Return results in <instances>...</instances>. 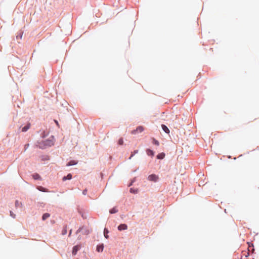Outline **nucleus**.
<instances>
[{
    "mask_svg": "<svg viewBox=\"0 0 259 259\" xmlns=\"http://www.w3.org/2000/svg\"><path fill=\"white\" fill-rule=\"evenodd\" d=\"M43 146H53L55 143V138L53 136H51L48 139L43 141Z\"/></svg>",
    "mask_w": 259,
    "mask_h": 259,
    "instance_id": "1",
    "label": "nucleus"
},
{
    "mask_svg": "<svg viewBox=\"0 0 259 259\" xmlns=\"http://www.w3.org/2000/svg\"><path fill=\"white\" fill-rule=\"evenodd\" d=\"M144 128L142 126H138L136 130H134L132 131L131 133L133 135H136L139 133H141L143 132Z\"/></svg>",
    "mask_w": 259,
    "mask_h": 259,
    "instance_id": "2",
    "label": "nucleus"
},
{
    "mask_svg": "<svg viewBox=\"0 0 259 259\" xmlns=\"http://www.w3.org/2000/svg\"><path fill=\"white\" fill-rule=\"evenodd\" d=\"M148 179L150 181L156 182L158 180V177L156 175L152 174L149 176Z\"/></svg>",
    "mask_w": 259,
    "mask_h": 259,
    "instance_id": "3",
    "label": "nucleus"
},
{
    "mask_svg": "<svg viewBox=\"0 0 259 259\" xmlns=\"http://www.w3.org/2000/svg\"><path fill=\"white\" fill-rule=\"evenodd\" d=\"M127 229V226L124 224H120L118 227V230L119 231L125 230H126Z\"/></svg>",
    "mask_w": 259,
    "mask_h": 259,
    "instance_id": "4",
    "label": "nucleus"
},
{
    "mask_svg": "<svg viewBox=\"0 0 259 259\" xmlns=\"http://www.w3.org/2000/svg\"><path fill=\"white\" fill-rule=\"evenodd\" d=\"M31 124L30 123H28L26 125H25L24 127L22 128V132H27L30 128Z\"/></svg>",
    "mask_w": 259,
    "mask_h": 259,
    "instance_id": "5",
    "label": "nucleus"
},
{
    "mask_svg": "<svg viewBox=\"0 0 259 259\" xmlns=\"http://www.w3.org/2000/svg\"><path fill=\"white\" fill-rule=\"evenodd\" d=\"M49 135V132L48 131H42L40 134V137H41L42 139H44L46 137H47Z\"/></svg>",
    "mask_w": 259,
    "mask_h": 259,
    "instance_id": "6",
    "label": "nucleus"
},
{
    "mask_svg": "<svg viewBox=\"0 0 259 259\" xmlns=\"http://www.w3.org/2000/svg\"><path fill=\"white\" fill-rule=\"evenodd\" d=\"M161 128L165 133L168 134L169 133V130L166 125L164 124H161Z\"/></svg>",
    "mask_w": 259,
    "mask_h": 259,
    "instance_id": "7",
    "label": "nucleus"
},
{
    "mask_svg": "<svg viewBox=\"0 0 259 259\" xmlns=\"http://www.w3.org/2000/svg\"><path fill=\"white\" fill-rule=\"evenodd\" d=\"M37 189L40 191L45 192H49V190L47 189H46L42 186H38V187H37Z\"/></svg>",
    "mask_w": 259,
    "mask_h": 259,
    "instance_id": "8",
    "label": "nucleus"
},
{
    "mask_svg": "<svg viewBox=\"0 0 259 259\" xmlns=\"http://www.w3.org/2000/svg\"><path fill=\"white\" fill-rule=\"evenodd\" d=\"M22 203L21 202H20L18 200H16L15 201V207L16 208L17 207H22Z\"/></svg>",
    "mask_w": 259,
    "mask_h": 259,
    "instance_id": "9",
    "label": "nucleus"
},
{
    "mask_svg": "<svg viewBox=\"0 0 259 259\" xmlns=\"http://www.w3.org/2000/svg\"><path fill=\"white\" fill-rule=\"evenodd\" d=\"M103 248H104L103 244H102V245H98L97 247V250L98 252L102 251L103 250Z\"/></svg>",
    "mask_w": 259,
    "mask_h": 259,
    "instance_id": "10",
    "label": "nucleus"
},
{
    "mask_svg": "<svg viewBox=\"0 0 259 259\" xmlns=\"http://www.w3.org/2000/svg\"><path fill=\"white\" fill-rule=\"evenodd\" d=\"M50 216V214L48 213H45L43 214L42 217V220L45 221L47 219H48V218H49Z\"/></svg>",
    "mask_w": 259,
    "mask_h": 259,
    "instance_id": "11",
    "label": "nucleus"
},
{
    "mask_svg": "<svg viewBox=\"0 0 259 259\" xmlns=\"http://www.w3.org/2000/svg\"><path fill=\"white\" fill-rule=\"evenodd\" d=\"M78 250V247L77 246H75L73 248L72 250V254L75 255Z\"/></svg>",
    "mask_w": 259,
    "mask_h": 259,
    "instance_id": "12",
    "label": "nucleus"
},
{
    "mask_svg": "<svg viewBox=\"0 0 259 259\" xmlns=\"http://www.w3.org/2000/svg\"><path fill=\"white\" fill-rule=\"evenodd\" d=\"M77 162L74 161V160H71L70 161H69L67 164V166H71V165H75L77 164Z\"/></svg>",
    "mask_w": 259,
    "mask_h": 259,
    "instance_id": "13",
    "label": "nucleus"
},
{
    "mask_svg": "<svg viewBox=\"0 0 259 259\" xmlns=\"http://www.w3.org/2000/svg\"><path fill=\"white\" fill-rule=\"evenodd\" d=\"M72 178V175L69 174L67 176L63 178V181H66V180H70Z\"/></svg>",
    "mask_w": 259,
    "mask_h": 259,
    "instance_id": "14",
    "label": "nucleus"
},
{
    "mask_svg": "<svg viewBox=\"0 0 259 259\" xmlns=\"http://www.w3.org/2000/svg\"><path fill=\"white\" fill-rule=\"evenodd\" d=\"M108 233H109V231L108 230V229L106 228H105L104 230V235L105 237L107 239L109 238V236L108 235Z\"/></svg>",
    "mask_w": 259,
    "mask_h": 259,
    "instance_id": "15",
    "label": "nucleus"
},
{
    "mask_svg": "<svg viewBox=\"0 0 259 259\" xmlns=\"http://www.w3.org/2000/svg\"><path fill=\"white\" fill-rule=\"evenodd\" d=\"M165 156V154L164 153H161L157 156V157L158 159H163Z\"/></svg>",
    "mask_w": 259,
    "mask_h": 259,
    "instance_id": "16",
    "label": "nucleus"
},
{
    "mask_svg": "<svg viewBox=\"0 0 259 259\" xmlns=\"http://www.w3.org/2000/svg\"><path fill=\"white\" fill-rule=\"evenodd\" d=\"M32 177L35 180H39L40 179V176L38 174H34L32 175Z\"/></svg>",
    "mask_w": 259,
    "mask_h": 259,
    "instance_id": "17",
    "label": "nucleus"
},
{
    "mask_svg": "<svg viewBox=\"0 0 259 259\" xmlns=\"http://www.w3.org/2000/svg\"><path fill=\"white\" fill-rule=\"evenodd\" d=\"M67 231V226H65L62 231V234L63 235L66 234Z\"/></svg>",
    "mask_w": 259,
    "mask_h": 259,
    "instance_id": "18",
    "label": "nucleus"
},
{
    "mask_svg": "<svg viewBox=\"0 0 259 259\" xmlns=\"http://www.w3.org/2000/svg\"><path fill=\"white\" fill-rule=\"evenodd\" d=\"M118 209L116 207H114L110 210V213L111 214L116 213Z\"/></svg>",
    "mask_w": 259,
    "mask_h": 259,
    "instance_id": "19",
    "label": "nucleus"
},
{
    "mask_svg": "<svg viewBox=\"0 0 259 259\" xmlns=\"http://www.w3.org/2000/svg\"><path fill=\"white\" fill-rule=\"evenodd\" d=\"M147 153L148 155L153 156L154 155V152L151 150H147Z\"/></svg>",
    "mask_w": 259,
    "mask_h": 259,
    "instance_id": "20",
    "label": "nucleus"
},
{
    "mask_svg": "<svg viewBox=\"0 0 259 259\" xmlns=\"http://www.w3.org/2000/svg\"><path fill=\"white\" fill-rule=\"evenodd\" d=\"M22 35H23V32H20L19 34H18V35L16 36L17 39H21L22 37Z\"/></svg>",
    "mask_w": 259,
    "mask_h": 259,
    "instance_id": "21",
    "label": "nucleus"
},
{
    "mask_svg": "<svg viewBox=\"0 0 259 259\" xmlns=\"http://www.w3.org/2000/svg\"><path fill=\"white\" fill-rule=\"evenodd\" d=\"M118 144H119V145H123V140L122 138H120V139H119V140H118Z\"/></svg>",
    "mask_w": 259,
    "mask_h": 259,
    "instance_id": "22",
    "label": "nucleus"
},
{
    "mask_svg": "<svg viewBox=\"0 0 259 259\" xmlns=\"http://www.w3.org/2000/svg\"><path fill=\"white\" fill-rule=\"evenodd\" d=\"M10 215H11L12 218H15V217H16V215H15V214H14V213H13V212L12 211H10Z\"/></svg>",
    "mask_w": 259,
    "mask_h": 259,
    "instance_id": "23",
    "label": "nucleus"
},
{
    "mask_svg": "<svg viewBox=\"0 0 259 259\" xmlns=\"http://www.w3.org/2000/svg\"><path fill=\"white\" fill-rule=\"evenodd\" d=\"M130 192L131 193H137L138 192V191L137 190H134L133 189L131 188L130 189Z\"/></svg>",
    "mask_w": 259,
    "mask_h": 259,
    "instance_id": "24",
    "label": "nucleus"
},
{
    "mask_svg": "<svg viewBox=\"0 0 259 259\" xmlns=\"http://www.w3.org/2000/svg\"><path fill=\"white\" fill-rule=\"evenodd\" d=\"M153 142H154V144H155V145H159V142L158 141L155 140V139H153Z\"/></svg>",
    "mask_w": 259,
    "mask_h": 259,
    "instance_id": "25",
    "label": "nucleus"
},
{
    "mask_svg": "<svg viewBox=\"0 0 259 259\" xmlns=\"http://www.w3.org/2000/svg\"><path fill=\"white\" fill-rule=\"evenodd\" d=\"M87 190H84L83 191V195H86V194H87Z\"/></svg>",
    "mask_w": 259,
    "mask_h": 259,
    "instance_id": "26",
    "label": "nucleus"
},
{
    "mask_svg": "<svg viewBox=\"0 0 259 259\" xmlns=\"http://www.w3.org/2000/svg\"><path fill=\"white\" fill-rule=\"evenodd\" d=\"M72 230H71L69 232V236H70L71 234Z\"/></svg>",
    "mask_w": 259,
    "mask_h": 259,
    "instance_id": "27",
    "label": "nucleus"
},
{
    "mask_svg": "<svg viewBox=\"0 0 259 259\" xmlns=\"http://www.w3.org/2000/svg\"><path fill=\"white\" fill-rule=\"evenodd\" d=\"M24 146H29V144H25Z\"/></svg>",
    "mask_w": 259,
    "mask_h": 259,
    "instance_id": "28",
    "label": "nucleus"
},
{
    "mask_svg": "<svg viewBox=\"0 0 259 259\" xmlns=\"http://www.w3.org/2000/svg\"><path fill=\"white\" fill-rule=\"evenodd\" d=\"M55 122H56V123H57V124H58V121H55Z\"/></svg>",
    "mask_w": 259,
    "mask_h": 259,
    "instance_id": "29",
    "label": "nucleus"
}]
</instances>
